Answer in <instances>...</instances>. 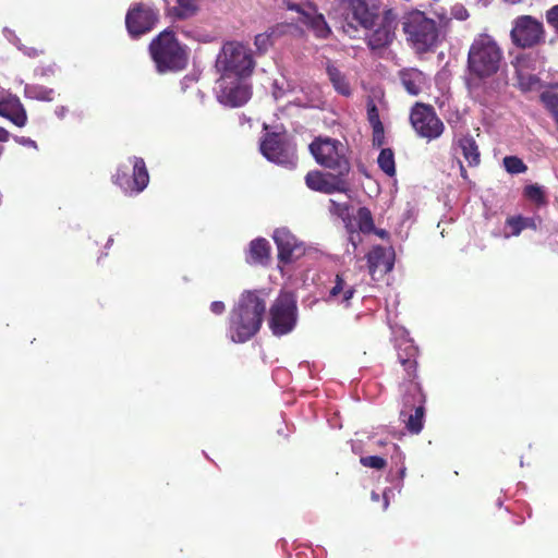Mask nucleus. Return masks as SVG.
Here are the masks:
<instances>
[{
    "label": "nucleus",
    "mask_w": 558,
    "mask_h": 558,
    "mask_svg": "<svg viewBox=\"0 0 558 558\" xmlns=\"http://www.w3.org/2000/svg\"><path fill=\"white\" fill-rule=\"evenodd\" d=\"M397 355L403 368L402 380L399 383L403 403L400 418L411 434H418L423 429L426 402V396L417 380L418 349L413 341L403 339L397 347Z\"/></svg>",
    "instance_id": "obj_1"
},
{
    "label": "nucleus",
    "mask_w": 558,
    "mask_h": 558,
    "mask_svg": "<svg viewBox=\"0 0 558 558\" xmlns=\"http://www.w3.org/2000/svg\"><path fill=\"white\" fill-rule=\"evenodd\" d=\"M506 65L504 50L488 34L477 35L471 43L466 58L468 85L472 89L496 77Z\"/></svg>",
    "instance_id": "obj_2"
},
{
    "label": "nucleus",
    "mask_w": 558,
    "mask_h": 558,
    "mask_svg": "<svg viewBox=\"0 0 558 558\" xmlns=\"http://www.w3.org/2000/svg\"><path fill=\"white\" fill-rule=\"evenodd\" d=\"M266 312V300L259 290L244 291L228 318V335L234 343H245L260 330Z\"/></svg>",
    "instance_id": "obj_3"
},
{
    "label": "nucleus",
    "mask_w": 558,
    "mask_h": 558,
    "mask_svg": "<svg viewBox=\"0 0 558 558\" xmlns=\"http://www.w3.org/2000/svg\"><path fill=\"white\" fill-rule=\"evenodd\" d=\"M148 52L159 74L183 71L189 63L187 46L169 27L151 39Z\"/></svg>",
    "instance_id": "obj_4"
},
{
    "label": "nucleus",
    "mask_w": 558,
    "mask_h": 558,
    "mask_svg": "<svg viewBox=\"0 0 558 558\" xmlns=\"http://www.w3.org/2000/svg\"><path fill=\"white\" fill-rule=\"evenodd\" d=\"M401 25L407 43L416 53H426L437 46L439 29L435 21L428 19L424 12L414 10L405 13Z\"/></svg>",
    "instance_id": "obj_5"
},
{
    "label": "nucleus",
    "mask_w": 558,
    "mask_h": 558,
    "mask_svg": "<svg viewBox=\"0 0 558 558\" xmlns=\"http://www.w3.org/2000/svg\"><path fill=\"white\" fill-rule=\"evenodd\" d=\"M254 68L251 49L238 41L226 43L217 56L216 69L220 76L250 77Z\"/></svg>",
    "instance_id": "obj_6"
},
{
    "label": "nucleus",
    "mask_w": 558,
    "mask_h": 558,
    "mask_svg": "<svg viewBox=\"0 0 558 558\" xmlns=\"http://www.w3.org/2000/svg\"><path fill=\"white\" fill-rule=\"evenodd\" d=\"M310 151L315 161L325 169L349 175L351 162L345 146L336 138L318 136L310 144Z\"/></svg>",
    "instance_id": "obj_7"
},
{
    "label": "nucleus",
    "mask_w": 558,
    "mask_h": 558,
    "mask_svg": "<svg viewBox=\"0 0 558 558\" xmlns=\"http://www.w3.org/2000/svg\"><path fill=\"white\" fill-rule=\"evenodd\" d=\"M298 300L293 292L280 291L269 308L268 327L274 336L292 332L298 324Z\"/></svg>",
    "instance_id": "obj_8"
},
{
    "label": "nucleus",
    "mask_w": 558,
    "mask_h": 558,
    "mask_svg": "<svg viewBox=\"0 0 558 558\" xmlns=\"http://www.w3.org/2000/svg\"><path fill=\"white\" fill-rule=\"evenodd\" d=\"M545 28L541 21L532 15H520L513 21L510 32L512 44L529 49L545 43Z\"/></svg>",
    "instance_id": "obj_9"
},
{
    "label": "nucleus",
    "mask_w": 558,
    "mask_h": 558,
    "mask_svg": "<svg viewBox=\"0 0 558 558\" xmlns=\"http://www.w3.org/2000/svg\"><path fill=\"white\" fill-rule=\"evenodd\" d=\"M410 122L416 134L427 141L438 138L445 130V125L434 107L424 102H416L412 107Z\"/></svg>",
    "instance_id": "obj_10"
},
{
    "label": "nucleus",
    "mask_w": 558,
    "mask_h": 558,
    "mask_svg": "<svg viewBox=\"0 0 558 558\" xmlns=\"http://www.w3.org/2000/svg\"><path fill=\"white\" fill-rule=\"evenodd\" d=\"M247 77L220 76L217 80V99L227 107L244 106L252 97V87Z\"/></svg>",
    "instance_id": "obj_11"
},
{
    "label": "nucleus",
    "mask_w": 558,
    "mask_h": 558,
    "mask_svg": "<svg viewBox=\"0 0 558 558\" xmlns=\"http://www.w3.org/2000/svg\"><path fill=\"white\" fill-rule=\"evenodd\" d=\"M159 21V11L146 3H137L129 9L125 26L132 38L149 33Z\"/></svg>",
    "instance_id": "obj_12"
},
{
    "label": "nucleus",
    "mask_w": 558,
    "mask_h": 558,
    "mask_svg": "<svg viewBox=\"0 0 558 558\" xmlns=\"http://www.w3.org/2000/svg\"><path fill=\"white\" fill-rule=\"evenodd\" d=\"M130 162L133 166L132 175L128 173V167H119L112 181L125 193H140L146 189L149 182L146 163L141 157H132Z\"/></svg>",
    "instance_id": "obj_13"
},
{
    "label": "nucleus",
    "mask_w": 558,
    "mask_h": 558,
    "mask_svg": "<svg viewBox=\"0 0 558 558\" xmlns=\"http://www.w3.org/2000/svg\"><path fill=\"white\" fill-rule=\"evenodd\" d=\"M375 26L366 38L368 48L377 50L388 47L396 38L398 13L391 8L385 9L379 23H375Z\"/></svg>",
    "instance_id": "obj_14"
},
{
    "label": "nucleus",
    "mask_w": 558,
    "mask_h": 558,
    "mask_svg": "<svg viewBox=\"0 0 558 558\" xmlns=\"http://www.w3.org/2000/svg\"><path fill=\"white\" fill-rule=\"evenodd\" d=\"M306 186L323 194L347 193L349 191L348 177L330 171L324 173L319 170H312L305 175Z\"/></svg>",
    "instance_id": "obj_15"
},
{
    "label": "nucleus",
    "mask_w": 558,
    "mask_h": 558,
    "mask_svg": "<svg viewBox=\"0 0 558 558\" xmlns=\"http://www.w3.org/2000/svg\"><path fill=\"white\" fill-rule=\"evenodd\" d=\"M262 154L270 161L288 168L296 166V156L290 151L278 133H267L260 143Z\"/></svg>",
    "instance_id": "obj_16"
},
{
    "label": "nucleus",
    "mask_w": 558,
    "mask_h": 558,
    "mask_svg": "<svg viewBox=\"0 0 558 558\" xmlns=\"http://www.w3.org/2000/svg\"><path fill=\"white\" fill-rule=\"evenodd\" d=\"M274 241L278 248V258L283 264H290L305 253L303 243L287 229H277L274 233Z\"/></svg>",
    "instance_id": "obj_17"
},
{
    "label": "nucleus",
    "mask_w": 558,
    "mask_h": 558,
    "mask_svg": "<svg viewBox=\"0 0 558 558\" xmlns=\"http://www.w3.org/2000/svg\"><path fill=\"white\" fill-rule=\"evenodd\" d=\"M357 284L350 280L348 271L338 272L335 276L332 286L328 290L325 299L328 303H337L348 308L351 306V300L356 293Z\"/></svg>",
    "instance_id": "obj_18"
},
{
    "label": "nucleus",
    "mask_w": 558,
    "mask_h": 558,
    "mask_svg": "<svg viewBox=\"0 0 558 558\" xmlns=\"http://www.w3.org/2000/svg\"><path fill=\"white\" fill-rule=\"evenodd\" d=\"M0 116L22 128L27 122L26 111L16 96L8 94L0 99Z\"/></svg>",
    "instance_id": "obj_19"
},
{
    "label": "nucleus",
    "mask_w": 558,
    "mask_h": 558,
    "mask_svg": "<svg viewBox=\"0 0 558 558\" xmlns=\"http://www.w3.org/2000/svg\"><path fill=\"white\" fill-rule=\"evenodd\" d=\"M352 13V17L365 29L375 27L378 14L369 9L366 0H343Z\"/></svg>",
    "instance_id": "obj_20"
},
{
    "label": "nucleus",
    "mask_w": 558,
    "mask_h": 558,
    "mask_svg": "<svg viewBox=\"0 0 558 558\" xmlns=\"http://www.w3.org/2000/svg\"><path fill=\"white\" fill-rule=\"evenodd\" d=\"M307 8L311 9V14L305 15L304 25H306L318 39H327L331 35V28L328 25L325 16L317 11L316 4L307 2Z\"/></svg>",
    "instance_id": "obj_21"
},
{
    "label": "nucleus",
    "mask_w": 558,
    "mask_h": 558,
    "mask_svg": "<svg viewBox=\"0 0 558 558\" xmlns=\"http://www.w3.org/2000/svg\"><path fill=\"white\" fill-rule=\"evenodd\" d=\"M398 77L404 89L412 96H417L426 83L425 74L416 68H404L398 72Z\"/></svg>",
    "instance_id": "obj_22"
},
{
    "label": "nucleus",
    "mask_w": 558,
    "mask_h": 558,
    "mask_svg": "<svg viewBox=\"0 0 558 558\" xmlns=\"http://www.w3.org/2000/svg\"><path fill=\"white\" fill-rule=\"evenodd\" d=\"M369 274L373 276L380 269L385 274L393 268V258L387 253L386 248L376 245L366 255Z\"/></svg>",
    "instance_id": "obj_23"
},
{
    "label": "nucleus",
    "mask_w": 558,
    "mask_h": 558,
    "mask_svg": "<svg viewBox=\"0 0 558 558\" xmlns=\"http://www.w3.org/2000/svg\"><path fill=\"white\" fill-rule=\"evenodd\" d=\"M271 247L264 238H258L250 243L247 260L251 264L267 265L270 260Z\"/></svg>",
    "instance_id": "obj_24"
},
{
    "label": "nucleus",
    "mask_w": 558,
    "mask_h": 558,
    "mask_svg": "<svg viewBox=\"0 0 558 558\" xmlns=\"http://www.w3.org/2000/svg\"><path fill=\"white\" fill-rule=\"evenodd\" d=\"M326 73L332 87L338 94L344 97H350L352 95V88L347 76L331 61H327L326 63Z\"/></svg>",
    "instance_id": "obj_25"
},
{
    "label": "nucleus",
    "mask_w": 558,
    "mask_h": 558,
    "mask_svg": "<svg viewBox=\"0 0 558 558\" xmlns=\"http://www.w3.org/2000/svg\"><path fill=\"white\" fill-rule=\"evenodd\" d=\"M167 15L177 20H187L198 12L196 0H177V4L166 9Z\"/></svg>",
    "instance_id": "obj_26"
},
{
    "label": "nucleus",
    "mask_w": 558,
    "mask_h": 558,
    "mask_svg": "<svg viewBox=\"0 0 558 558\" xmlns=\"http://www.w3.org/2000/svg\"><path fill=\"white\" fill-rule=\"evenodd\" d=\"M464 159L470 167H476L481 162V155L475 140L471 135H464L458 141Z\"/></svg>",
    "instance_id": "obj_27"
},
{
    "label": "nucleus",
    "mask_w": 558,
    "mask_h": 558,
    "mask_svg": "<svg viewBox=\"0 0 558 558\" xmlns=\"http://www.w3.org/2000/svg\"><path fill=\"white\" fill-rule=\"evenodd\" d=\"M377 163L379 169L388 177L391 178L396 175L395 153L391 148H381Z\"/></svg>",
    "instance_id": "obj_28"
},
{
    "label": "nucleus",
    "mask_w": 558,
    "mask_h": 558,
    "mask_svg": "<svg viewBox=\"0 0 558 558\" xmlns=\"http://www.w3.org/2000/svg\"><path fill=\"white\" fill-rule=\"evenodd\" d=\"M25 95L31 99L40 101H52L54 99V90L43 85L32 84L26 85Z\"/></svg>",
    "instance_id": "obj_29"
},
{
    "label": "nucleus",
    "mask_w": 558,
    "mask_h": 558,
    "mask_svg": "<svg viewBox=\"0 0 558 558\" xmlns=\"http://www.w3.org/2000/svg\"><path fill=\"white\" fill-rule=\"evenodd\" d=\"M356 221L362 233L369 234L375 230L373 215L367 207H360L357 209Z\"/></svg>",
    "instance_id": "obj_30"
},
{
    "label": "nucleus",
    "mask_w": 558,
    "mask_h": 558,
    "mask_svg": "<svg viewBox=\"0 0 558 558\" xmlns=\"http://www.w3.org/2000/svg\"><path fill=\"white\" fill-rule=\"evenodd\" d=\"M506 225L510 227L511 234L518 236L524 229L532 227L535 229V223L531 218H524L522 216L509 217L506 220Z\"/></svg>",
    "instance_id": "obj_31"
},
{
    "label": "nucleus",
    "mask_w": 558,
    "mask_h": 558,
    "mask_svg": "<svg viewBox=\"0 0 558 558\" xmlns=\"http://www.w3.org/2000/svg\"><path fill=\"white\" fill-rule=\"evenodd\" d=\"M504 167L511 174L524 173L527 170L523 160L517 156H507L504 158Z\"/></svg>",
    "instance_id": "obj_32"
},
{
    "label": "nucleus",
    "mask_w": 558,
    "mask_h": 558,
    "mask_svg": "<svg viewBox=\"0 0 558 558\" xmlns=\"http://www.w3.org/2000/svg\"><path fill=\"white\" fill-rule=\"evenodd\" d=\"M524 196L537 204L545 203V195L541 186L530 184L524 187Z\"/></svg>",
    "instance_id": "obj_33"
},
{
    "label": "nucleus",
    "mask_w": 558,
    "mask_h": 558,
    "mask_svg": "<svg viewBox=\"0 0 558 558\" xmlns=\"http://www.w3.org/2000/svg\"><path fill=\"white\" fill-rule=\"evenodd\" d=\"M360 463L369 469L383 470L387 465V461L379 456H366L360 458Z\"/></svg>",
    "instance_id": "obj_34"
},
{
    "label": "nucleus",
    "mask_w": 558,
    "mask_h": 558,
    "mask_svg": "<svg viewBox=\"0 0 558 558\" xmlns=\"http://www.w3.org/2000/svg\"><path fill=\"white\" fill-rule=\"evenodd\" d=\"M541 101L550 113L558 110V94L553 92H544L541 94Z\"/></svg>",
    "instance_id": "obj_35"
},
{
    "label": "nucleus",
    "mask_w": 558,
    "mask_h": 558,
    "mask_svg": "<svg viewBox=\"0 0 558 558\" xmlns=\"http://www.w3.org/2000/svg\"><path fill=\"white\" fill-rule=\"evenodd\" d=\"M367 120L372 128L383 124L380 121L378 108L372 98H369L367 101Z\"/></svg>",
    "instance_id": "obj_36"
},
{
    "label": "nucleus",
    "mask_w": 558,
    "mask_h": 558,
    "mask_svg": "<svg viewBox=\"0 0 558 558\" xmlns=\"http://www.w3.org/2000/svg\"><path fill=\"white\" fill-rule=\"evenodd\" d=\"M286 7L289 11H294L300 14L299 22L302 24L304 23L305 15H310L312 12L311 9L307 8V3L300 4L288 1Z\"/></svg>",
    "instance_id": "obj_37"
},
{
    "label": "nucleus",
    "mask_w": 558,
    "mask_h": 558,
    "mask_svg": "<svg viewBox=\"0 0 558 558\" xmlns=\"http://www.w3.org/2000/svg\"><path fill=\"white\" fill-rule=\"evenodd\" d=\"M254 45L257 50L260 52L267 51V49L271 46V34L262 33L255 36Z\"/></svg>",
    "instance_id": "obj_38"
},
{
    "label": "nucleus",
    "mask_w": 558,
    "mask_h": 558,
    "mask_svg": "<svg viewBox=\"0 0 558 558\" xmlns=\"http://www.w3.org/2000/svg\"><path fill=\"white\" fill-rule=\"evenodd\" d=\"M537 83L538 78L535 75L530 74L524 76L522 74H519L518 85L519 88L523 92L531 90Z\"/></svg>",
    "instance_id": "obj_39"
},
{
    "label": "nucleus",
    "mask_w": 558,
    "mask_h": 558,
    "mask_svg": "<svg viewBox=\"0 0 558 558\" xmlns=\"http://www.w3.org/2000/svg\"><path fill=\"white\" fill-rule=\"evenodd\" d=\"M372 129H373V138H372L373 147L380 148L386 142L384 124L378 125V126H373Z\"/></svg>",
    "instance_id": "obj_40"
},
{
    "label": "nucleus",
    "mask_w": 558,
    "mask_h": 558,
    "mask_svg": "<svg viewBox=\"0 0 558 558\" xmlns=\"http://www.w3.org/2000/svg\"><path fill=\"white\" fill-rule=\"evenodd\" d=\"M546 22L558 33V4L546 11Z\"/></svg>",
    "instance_id": "obj_41"
},
{
    "label": "nucleus",
    "mask_w": 558,
    "mask_h": 558,
    "mask_svg": "<svg viewBox=\"0 0 558 558\" xmlns=\"http://www.w3.org/2000/svg\"><path fill=\"white\" fill-rule=\"evenodd\" d=\"M20 49L24 52V54H26V56H28L31 58H35V57H38V56L44 53L43 49H37V48H34V47L23 46V47H20Z\"/></svg>",
    "instance_id": "obj_42"
},
{
    "label": "nucleus",
    "mask_w": 558,
    "mask_h": 558,
    "mask_svg": "<svg viewBox=\"0 0 558 558\" xmlns=\"http://www.w3.org/2000/svg\"><path fill=\"white\" fill-rule=\"evenodd\" d=\"M226 310L225 303L221 301H214L210 304V311L216 315H221Z\"/></svg>",
    "instance_id": "obj_43"
},
{
    "label": "nucleus",
    "mask_w": 558,
    "mask_h": 558,
    "mask_svg": "<svg viewBox=\"0 0 558 558\" xmlns=\"http://www.w3.org/2000/svg\"><path fill=\"white\" fill-rule=\"evenodd\" d=\"M342 29H343V33H345L351 38H354L355 34L357 33L356 26L350 22H347L345 24H343Z\"/></svg>",
    "instance_id": "obj_44"
},
{
    "label": "nucleus",
    "mask_w": 558,
    "mask_h": 558,
    "mask_svg": "<svg viewBox=\"0 0 558 558\" xmlns=\"http://www.w3.org/2000/svg\"><path fill=\"white\" fill-rule=\"evenodd\" d=\"M54 73V70L51 65L49 66H39L35 70V74L39 76H49Z\"/></svg>",
    "instance_id": "obj_45"
},
{
    "label": "nucleus",
    "mask_w": 558,
    "mask_h": 558,
    "mask_svg": "<svg viewBox=\"0 0 558 558\" xmlns=\"http://www.w3.org/2000/svg\"><path fill=\"white\" fill-rule=\"evenodd\" d=\"M372 233H375L376 235H378L381 239H387L389 236L388 231H386L385 229H376L375 228V230Z\"/></svg>",
    "instance_id": "obj_46"
},
{
    "label": "nucleus",
    "mask_w": 558,
    "mask_h": 558,
    "mask_svg": "<svg viewBox=\"0 0 558 558\" xmlns=\"http://www.w3.org/2000/svg\"><path fill=\"white\" fill-rule=\"evenodd\" d=\"M9 140V132L0 128V142H7Z\"/></svg>",
    "instance_id": "obj_47"
},
{
    "label": "nucleus",
    "mask_w": 558,
    "mask_h": 558,
    "mask_svg": "<svg viewBox=\"0 0 558 558\" xmlns=\"http://www.w3.org/2000/svg\"><path fill=\"white\" fill-rule=\"evenodd\" d=\"M21 144L35 146V142L31 138L21 137L19 140Z\"/></svg>",
    "instance_id": "obj_48"
},
{
    "label": "nucleus",
    "mask_w": 558,
    "mask_h": 558,
    "mask_svg": "<svg viewBox=\"0 0 558 558\" xmlns=\"http://www.w3.org/2000/svg\"><path fill=\"white\" fill-rule=\"evenodd\" d=\"M460 173H461V177L466 179L468 178V172L464 168V166L460 162Z\"/></svg>",
    "instance_id": "obj_49"
},
{
    "label": "nucleus",
    "mask_w": 558,
    "mask_h": 558,
    "mask_svg": "<svg viewBox=\"0 0 558 558\" xmlns=\"http://www.w3.org/2000/svg\"><path fill=\"white\" fill-rule=\"evenodd\" d=\"M350 241H351V243L353 244V246H354V248H355L357 244H356V241H355V239H354V235H353V234L350 236Z\"/></svg>",
    "instance_id": "obj_50"
},
{
    "label": "nucleus",
    "mask_w": 558,
    "mask_h": 558,
    "mask_svg": "<svg viewBox=\"0 0 558 558\" xmlns=\"http://www.w3.org/2000/svg\"><path fill=\"white\" fill-rule=\"evenodd\" d=\"M555 121L558 123V110L551 113Z\"/></svg>",
    "instance_id": "obj_51"
},
{
    "label": "nucleus",
    "mask_w": 558,
    "mask_h": 558,
    "mask_svg": "<svg viewBox=\"0 0 558 558\" xmlns=\"http://www.w3.org/2000/svg\"><path fill=\"white\" fill-rule=\"evenodd\" d=\"M163 2L167 4V8L169 7V0H163Z\"/></svg>",
    "instance_id": "obj_52"
}]
</instances>
